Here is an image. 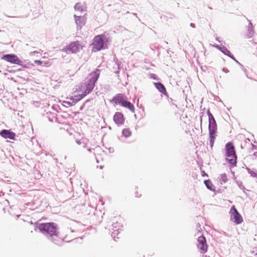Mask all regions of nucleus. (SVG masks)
Masks as SVG:
<instances>
[{"label":"nucleus","mask_w":257,"mask_h":257,"mask_svg":"<svg viewBox=\"0 0 257 257\" xmlns=\"http://www.w3.org/2000/svg\"><path fill=\"white\" fill-rule=\"evenodd\" d=\"M43 115L44 118L47 119L50 122H53L57 119L56 113L50 111H45Z\"/></svg>","instance_id":"ddd939ff"},{"label":"nucleus","mask_w":257,"mask_h":257,"mask_svg":"<svg viewBox=\"0 0 257 257\" xmlns=\"http://www.w3.org/2000/svg\"><path fill=\"white\" fill-rule=\"evenodd\" d=\"M83 106H81L80 108V109L81 110H82L83 109Z\"/></svg>","instance_id":"de8ad7c7"},{"label":"nucleus","mask_w":257,"mask_h":257,"mask_svg":"<svg viewBox=\"0 0 257 257\" xmlns=\"http://www.w3.org/2000/svg\"><path fill=\"white\" fill-rule=\"evenodd\" d=\"M202 176L203 177L206 176H207V174L204 171H202Z\"/></svg>","instance_id":"e433bc0d"},{"label":"nucleus","mask_w":257,"mask_h":257,"mask_svg":"<svg viewBox=\"0 0 257 257\" xmlns=\"http://www.w3.org/2000/svg\"><path fill=\"white\" fill-rule=\"evenodd\" d=\"M133 15L134 16H136V17H137V18H138V17H137V14L136 13H133Z\"/></svg>","instance_id":"a18cd8bd"},{"label":"nucleus","mask_w":257,"mask_h":257,"mask_svg":"<svg viewBox=\"0 0 257 257\" xmlns=\"http://www.w3.org/2000/svg\"><path fill=\"white\" fill-rule=\"evenodd\" d=\"M197 227H200V224L199 223L197 224Z\"/></svg>","instance_id":"49530a36"},{"label":"nucleus","mask_w":257,"mask_h":257,"mask_svg":"<svg viewBox=\"0 0 257 257\" xmlns=\"http://www.w3.org/2000/svg\"><path fill=\"white\" fill-rule=\"evenodd\" d=\"M2 59L4 60L5 61L11 64H17L18 65L25 67L24 66V62L21 60L16 55L14 54H4L2 57Z\"/></svg>","instance_id":"423d86ee"},{"label":"nucleus","mask_w":257,"mask_h":257,"mask_svg":"<svg viewBox=\"0 0 257 257\" xmlns=\"http://www.w3.org/2000/svg\"><path fill=\"white\" fill-rule=\"evenodd\" d=\"M108 150H109V153H112V152H113V149H112V148H110L108 149Z\"/></svg>","instance_id":"58836bf2"},{"label":"nucleus","mask_w":257,"mask_h":257,"mask_svg":"<svg viewBox=\"0 0 257 257\" xmlns=\"http://www.w3.org/2000/svg\"><path fill=\"white\" fill-rule=\"evenodd\" d=\"M85 96H86V95L84 93H83V92H82V93L81 94H79L78 95L74 96L73 97L74 98L75 101H72L73 102H74L73 103H74V105L78 101H79V100L82 99L83 98H84Z\"/></svg>","instance_id":"4be33fe9"},{"label":"nucleus","mask_w":257,"mask_h":257,"mask_svg":"<svg viewBox=\"0 0 257 257\" xmlns=\"http://www.w3.org/2000/svg\"><path fill=\"white\" fill-rule=\"evenodd\" d=\"M107 41V38L105 34H100L96 35L93 39V42L92 45L93 48L99 51L102 50H104L107 48L106 42Z\"/></svg>","instance_id":"20e7f679"},{"label":"nucleus","mask_w":257,"mask_h":257,"mask_svg":"<svg viewBox=\"0 0 257 257\" xmlns=\"http://www.w3.org/2000/svg\"><path fill=\"white\" fill-rule=\"evenodd\" d=\"M75 23L77 26V29H81L82 27L85 24V19L84 17L81 16H78L74 15Z\"/></svg>","instance_id":"4468645a"},{"label":"nucleus","mask_w":257,"mask_h":257,"mask_svg":"<svg viewBox=\"0 0 257 257\" xmlns=\"http://www.w3.org/2000/svg\"><path fill=\"white\" fill-rule=\"evenodd\" d=\"M215 39H216V40L217 41H218L219 43H220V41L219 40V38L216 37Z\"/></svg>","instance_id":"37998d69"},{"label":"nucleus","mask_w":257,"mask_h":257,"mask_svg":"<svg viewBox=\"0 0 257 257\" xmlns=\"http://www.w3.org/2000/svg\"><path fill=\"white\" fill-rule=\"evenodd\" d=\"M248 173L251 176L255 178H257V172L255 170H251L249 168H246Z\"/></svg>","instance_id":"bb28decb"},{"label":"nucleus","mask_w":257,"mask_h":257,"mask_svg":"<svg viewBox=\"0 0 257 257\" xmlns=\"http://www.w3.org/2000/svg\"><path fill=\"white\" fill-rule=\"evenodd\" d=\"M154 85L159 92L165 95H167V92L165 86L160 82H154Z\"/></svg>","instance_id":"dca6fc26"},{"label":"nucleus","mask_w":257,"mask_h":257,"mask_svg":"<svg viewBox=\"0 0 257 257\" xmlns=\"http://www.w3.org/2000/svg\"><path fill=\"white\" fill-rule=\"evenodd\" d=\"M76 143L78 144V145H80L81 144V142L80 140H77L76 141Z\"/></svg>","instance_id":"ea45409f"},{"label":"nucleus","mask_w":257,"mask_h":257,"mask_svg":"<svg viewBox=\"0 0 257 257\" xmlns=\"http://www.w3.org/2000/svg\"><path fill=\"white\" fill-rule=\"evenodd\" d=\"M224 151L226 157V161L232 166H235L237 164V155L233 144L231 142L227 143L225 145Z\"/></svg>","instance_id":"7ed1b4c3"},{"label":"nucleus","mask_w":257,"mask_h":257,"mask_svg":"<svg viewBox=\"0 0 257 257\" xmlns=\"http://www.w3.org/2000/svg\"><path fill=\"white\" fill-rule=\"evenodd\" d=\"M100 75V70L96 69L90 74L89 78L81 86L82 92L86 95L93 89Z\"/></svg>","instance_id":"f03ea898"},{"label":"nucleus","mask_w":257,"mask_h":257,"mask_svg":"<svg viewBox=\"0 0 257 257\" xmlns=\"http://www.w3.org/2000/svg\"><path fill=\"white\" fill-rule=\"evenodd\" d=\"M202 119L201 118V123L202 122Z\"/></svg>","instance_id":"09e8293b"},{"label":"nucleus","mask_w":257,"mask_h":257,"mask_svg":"<svg viewBox=\"0 0 257 257\" xmlns=\"http://www.w3.org/2000/svg\"><path fill=\"white\" fill-rule=\"evenodd\" d=\"M190 25L192 28H195V25L194 23H191Z\"/></svg>","instance_id":"4c0bfd02"},{"label":"nucleus","mask_w":257,"mask_h":257,"mask_svg":"<svg viewBox=\"0 0 257 257\" xmlns=\"http://www.w3.org/2000/svg\"><path fill=\"white\" fill-rule=\"evenodd\" d=\"M230 219L236 224H239L243 221L242 217L234 206H231L229 211Z\"/></svg>","instance_id":"6e6552de"},{"label":"nucleus","mask_w":257,"mask_h":257,"mask_svg":"<svg viewBox=\"0 0 257 257\" xmlns=\"http://www.w3.org/2000/svg\"><path fill=\"white\" fill-rule=\"evenodd\" d=\"M70 101H75V99H74V98L73 97H72L71 98H70Z\"/></svg>","instance_id":"79ce46f5"},{"label":"nucleus","mask_w":257,"mask_h":257,"mask_svg":"<svg viewBox=\"0 0 257 257\" xmlns=\"http://www.w3.org/2000/svg\"><path fill=\"white\" fill-rule=\"evenodd\" d=\"M83 48L81 43L78 41L71 42L66 48L64 49V51L66 53L70 52L72 53H76L78 52Z\"/></svg>","instance_id":"0eeeda50"},{"label":"nucleus","mask_w":257,"mask_h":257,"mask_svg":"<svg viewBox=\"0 0 257 257\" xmlns=\"http://www.w3.org/2000/svg\"><path fill=\"white\" fill-rule=\"evenodd\" d=\"M253 156L255 157V158L257 157V152H255L253 153Z\"/></svg>","instance_id":"a19ab883"},{"label":"nucleus","mask_w":257,"mask_h":257,"mask_svg":"<svg viewBox=\"0 0 257 257\" xmlns=\"http://www.w3.org/2000/svg\"><path fill=\"white\" fill-rule=\"evenodd\" d=\"M122 106L127 108L132 112H135V108L134 105L130 101L125 100L124 102H121Z\"/></svg>","instance_id":"f3484780"},{"label":"nucleus","mask_w":257,"mask_h":257,"mask_svg":"<svg viewBox=\"0 0 257 257\" xmlns=\"http://www.w3.org/2000/svg\"><path fill=\"white\" fill-rule=\"evenodd\" d=\"M204 183L208 189L211 191H214L215 190V187L210 180H204Z\"/></svg>","instance_id":"aec40b11"},{"label":"nucleus","mask_w":257,"mask_h":257,"mask_svg":"<svg viewBox=\"0 0 257 257\" xmlns=\"http://www.w3.org/2000/svg\"><path fill=\"white\" fill-rule=\"evenodd\" d=\"M85 96H86V95L84 93H83V92H82V93L81 94H79L78 95L74 96L73 97L74 98L75 101H72L73 102H74L73 103H74V105L78 101H79V100L82 99L83 98H84Z\"/></svg>","instance_id":"5701e85b"},{"label":"nucleus","mask_w":257,"mask_h":257,"mask_svg":"<svg viewBox=\"0 0 257 257\" xmlns=\"http://www.w3.org/2000/svg\"><path fill=\"white\" fill-rule=\"evenodd\" d=\"M36 228L51 242L56 245H60L63 239L59 236L58 225L54 222L37 223Z\"/></svg>","instance_id":"f257e3e1"},{"label":"nucleus","mask_w":257,"mask_h":257,"mask_svg":"<svg viewBox=\"0 0 257 257\" xmlns=\"http://www.w3.org/2000/svg\"><path fill=\"white\" fill-rule=\"evenodd\" d=\"M124 95L122 93H118L116 94L111 100V102H113L115 104H119L121 105V102H124Z\"/></svg>","instance_id":"2eb2a0df"},{"label":"nucleus","mask_w":257,"mask_h":257,"mask_svg":"<svg viewBox=\"0 0 257 257\" xmlns=\"http://www.w3.org/2000/svg\"><path fill=\"white\" fill-rule=\"evenodd\" d=\"M222 71L223 72H224L225 73L229 72V70L226 68H223L222 69Z\"/></svg>","instance_id":"c9c22d12"},{"label":"nucleus","mask_w":257,"mask_h":257,"mask_svg":"<svg viewBox=\"0 0 257 257\" xmlns=\"http://www.w3.org/2000/svg\"><path fill=\"white\" fill-rule=\"evenodd\" d=\"M249 21V25L248 26V29H247V33L246 34V37L247 38H250L253 37V35L254 33L253 29V26L252 24L250 22V21Z\"/></svg>","instance_id":"a211bd4d"},{"label":"nucleus","mask_w":257,"mask_h":257,"mask_svg":"<svg viewBox=\"0 0 257 257\" xmlns=\"http://www.w3.org/2000/svg\"><path fill=\"white\" fill-rule=\"evenodd\" d=\"M72 101H64L63 102V105L66 107H69L74 105V103Z\"/></svg>","instance_id":"c85d7f7f"},{"label":"nucleus","mask_w":257,"mask_h":257,"mask_svg":"<svg viewBox=\"0 0 257 257\" xmlns=\"http://www.w3.org/2000/svg\"><path fill=\"white\" fill-rule=\"evenodd\" d=\"M175 18V16L170 13H166V15H163L161 16V18L165 21H168L169 19H173Z\"/></svg>","instance_id":"6ab92c4d"},{"label":"nucleus","mask_w":257,"mask_h":257,"mask_svg":"<svg viewBox=\"0 0 257 257\" xmlns=\"http://www.w3.org/2000/svg\"><path fill=\"white\" fill-rule=\"evenodd\" d=\"M34 62L35 64H38L39 65H41L42 64V61L38 60H35Z\"/></svg>","instance_id":"2f4dec72"},{"label":"nucleus","mask_w":257,"mask_h":257,"mask_svg":"<svg viewBox=\"0 0 257 257\" xmlns=\"http://www.w3.org/2000/svg\"><path fill=\"white\" fill-rule=\"evenodd\" d=\"M92 150H94V149H88V151L90 152H91Z\"/></svg>","instance_id":"c03bdc74"},{"label":"nucleus","mask_w":257,"mask_h":257,"mask_svg":"<svg viewBox=\"0 0 257 257\" xmlns=\"http://www.w3.org/2000/svg\"><path fill=\"white\" fill-rule=\"evenodd\" d=\"M233 59H232L233 60H234L237 64H238V65H239L240 66H241L242 67H243L242 65L241 64H240L235 58V57L233 56Z\"/></svg>","instance_id":"7c9ffc66"},{"label":"nucleus","mask_w":257,"mask_h":257,"mask_svg":"<svg viewBox=\"0 0 257 257\" xmlns=\"http://www.w3.org/2000/svg\"><path fill=\"white\" fill-rule=\"evenodd\" d=\"M207 115L208 116L209 122L215 121V119L212 115V114L210 112V110L208 109L207 111Z\"/></svg>","instance_id":"cd10ccee"},{"label":"nucleus","mask_w":257,"mask_h":257,"mask_svg":"<svg viewBox=\"0 0 257 257\" xmlns=\"http://www.w3.org/2000/svg\"><path fill=\"white\" fill-rule=\"evenodd\" d=\"M112 221V228L111 229L112 230L110 231L111 232V235L112 237L115 239V236L119 233V230H121L122 225L120 222L116 220V217H115Z\"/></svg>","instance_id":"1a4fd4ad"},{"label":"nucleus","mask_w":257,"mask_h":257,"mask_svg":"<svg viewBox=\"0 0 257 257\" xmlns=\"http://www.w3.org/2000/svg\"><path fill=\"white\" fill-rule=\"evenodd\" d=\"M217 124L216 121H209L208 124L209 145L211 149L213 147L217 133Z\"/></svg>","instance_id":"39448f33"},{"label":"nucleus","mask_w":257,"mask_h":257,"mask_svg":"<svg viewBox=\"0 0 257 257\" xmlns=\"http://www.w3.org/2000/svg\"><path fill=\"white\" fill-rule=\"evenodd\" d=\"M74 9L76 11L82 12L84 11L83 6L80 3H77L75 4L74 7Z\"/></svg>","instance_id":"b1692460"},{"label":"nucleus","mask_w":257,"mask_h":257,"mask_svg":"<svg viewBox=\"0 0 257 257\" xmlns=\"http://www.w3.org/2000/svg\"><path fill=\"white\" fill-rule=\"evenodd\" d=\"M251 146H252V148H251L252 150H255V149H257V147L256 146L252 144H251Z\"/></svg>","instance_id":"f704fd0d"},{"label":"nucleus","mask_w":257,"mask_h":257,"mask_svg":"<svg viewBox=\"0 0 257 257\" xmlns=\"http://www.w3.org/2000/svg\"><path fill=\"white\" fill-rule=\"evenodd\" d=\"M227 180L226 174H222L220 175V182L221 184L225 183L227 181Z\"/></svg>","instance_id":"a878e982"},{"label":"nucleus","mask_w":257,"mask_h":257,"mask_svg":"<svg viewBox=\"0 0 257 257\" xmlns=\"http://www.w3.org/2000/svg\"><path fill=\"white\" fill-rule=\"evenodd\" d=\"M122 135L126 138L130 137L132 135V132L129 128H124L122 131Z\"/></svg>","instance_id":"393cba45"},{"label":"nucleus","mask_w":257,"mask_h":257,"mask_svg":"<svg viewBox=\"0 0 257 257\" xmlns=\"http://www.w3.org/2000/svg\"><path fill=\"white\" fill-rule=\"evenodd\" d=\"M214 46V47H215L216 48H217V49L220 50V51H221V50H222V46H220L218 45H215Z\"/></svg>","instance_id":"473e14b6"},{"label":"nucleus","mask_w":257,"mask_h":257,"mask_svg":"<svg viewBox=\"0 0 257 257\" xmlns=\"http://www.w3.org/2000/svg\"><path fill=\"white\" fill-rule=\"evenodd\" d=\"M37 53H39V52L37 51H33V52H30V55L32 56V55H34L35 54H37Z\"/></svg>","instance_id":"72a5a7b5"},{"label":"nucleus","mask_w":257,"mask_h":257,"mask_svg":"<svg viewBox=\"0 0 257 257\" xmlns=\"http://www.w3.org/2000/svg\"><path fill=\"white\" fill-rule=\"evenodd\" d=\"M221 52L224 55L230 57L231 59H233V55L231 54L230 51L228 50L225 46H222V50H221Z\"/></svg>","instance_id":"412c9836"},{"label":"nucleus","mask_w":257,"mask_h":257,"mask_svg":"<svg viewBox=\"0 0 257 257\" xmlns=\"http://www.w3.org/2000/svg\"><path fill=\"white\" fill-rule=\"evenodd\" d=\"M198 243L197 247L201 253H204L207 251V245L205 237L203 235H201L197 239Z\"/></svg>","instance_id":"9d476101"},{"label":"nucleus","mask_w":257,"mask_h":257,"mask_svg":"<svg viewBox=\"0 0 257 257\" xmlns=\"http://www.w3.org/2000/svg\"><path fill=\"white\" fill-rule=\"evenodd\" d=\"M113 119L117 125H123L125 120L123 114L120 112H115L113 115Z\"/></svg>","instance_id":"9b49d317"},{"label":"nucleus","mask_w":257,"mask_h":257,"mask_svg":"<svg viewBox=\"0 0 257 257\" xmlns=\"http://www.w3.org/2000/svg\"><path fill=\"white\" fill-rule=\"evenodd\" d=\"M237 184L238 185L239 188L243 191L244 192H245L244 190L245 189V187L243 186V185L242 184L241 182L240 181H237L236 182Z\"/></svg>","instance_id":"c756f323"},{"label":"nucleus","mask_w":257,"mask_h":257,"mask_svg":"<svg viewBox=\"0 0 257 257\" xmlns=\"http://www.w3.org/2000/svg\"><path fill=\"white\" fill-rule=\"evenodd\" d=\"M0 136L5 139L14 140L16 137V134L10 130H3L0 132Z\"/></svg>","instance_id":"f8f14e48"}]
</instances>
